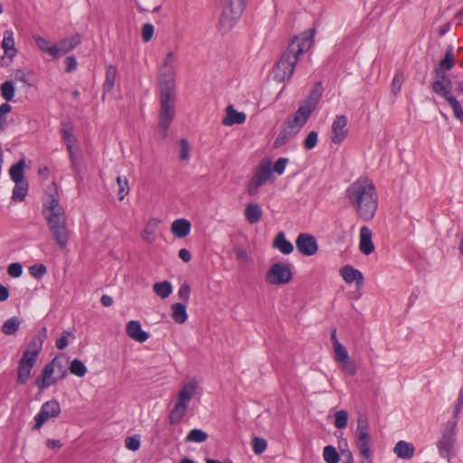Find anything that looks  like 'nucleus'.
Masks as SVG:
<instances>
[{"label":"nucleus","instance_id":"obj_21","mask_svg":"<svg viewBox=\"0 0 463 463\" xmlns=\"http://www.w3.org/2000/svg\"><path fill=\"white\" fill-rule=\"evenodd\" d=\"M246 120V114L244 112H238L232 105L226 108V116L222 120L224 126H232L234 124H242Z\"/></svg>","mask_w":463,"mask_h":463},{"label":"nucleus","instance_id":"obj_56","mask_svg":"<svg viewBox=\"0 0 463 463\" xmlns=\"http://www.w3.org/2000/svg\"><path fill=\"white\" fill-rule=\"evenodd\" d=\"M288 126H291L296 131L299 132L301 128L306 124L302 123V118L298 115H293L292 118H288L286 121Z\"/></svg>","mask_w":463,"mask_h":463},{"label":"nucleus","instance_id":"obj_18","mask_svg":"<svg viewBox=\"0 0 463 463\" xmlns=\"http://www.w3.org/2000/svg\"><path fill=\"white\" fill-rule=\"evenodd\" d=\"M81 43V36L76 33L73 35L61 40L58 43V57L65 55Z\"/></svg>","mask_w":463,"mask_h":463},{"label":"nucleus","instance_id":"obj_2","mask_svg":"<svg viewBox=\"0 0 463 463\" xmlns=\"http://www.w3.org/2000/svg\"><path fill=\"white\" fill-rule=\"evenodd\" d=\"M316 32V28H310L291 38L288 47L274 65L275 81L282 83L292 78L299 57L313 46Z\"/></svg>","mask_w":463,"mask_h":463},{"label":"nucleus","instance_id":"obj_37","mask_svg":"<svg viewBox=\"0 0 463 463\" xmlns=\"http://www.w3.org/2000/svg\"><path fill=\"white\" fill-rule=\"evenodd\" d=\"M69 371L71 374L78 377L85 376L88 372L86 365L79 358H75L71 362Z\"/></svg>","mask_w":463,"mask_h":463},{"label":"nucleus","instance_id":"obj_25","mask_svg":"<svg viewBox=\"0 0 463 463\" xmlns=\"http://www.w3.org/2000/svg\"><path fill=\"white\" fill-rule=\"evenodd\" d=\"M25 159L21 158L16 164L9 169V175L14 183H22L27 181L24 178Z\"/></svg>","mask_w":463,"mask_h":463},{"label":"nucleus","instance_id":"obj_26","mask_svg":"<svg viewBox=\"0 0 463 463\" xmlns=\"http://www.w3.org/2000/svg\"><path fill=\"white\" fill-rule=\"evenodd\" d=\"M34 42L36 46L43 52L48 53L53 59L58 58V46L56 44L50 45V42L43 36L35 35Z\"/></svg>","mask_w":463,"mask_h":463},{"label":"nucleus","instance_id":"obj_42","mask_svg":"<svg viewBox=\"0 0 463 463\" xmlns=\"http://www.w3.org/2000/svg\"><path fill=\"white\" fill-rule=\"evenodd\" d=\"M348 423V412L345 410H340L335 413V426L337 429H344Z\"/></svg>","mask_w":463,"mask_h":463},{"label":"nucleus","instance_id":"obj_43","mask_svg":"<svg viewBox=\"0 0 463 463\" xmlns=\"http://www.w3.org/2000/svg\"><path fill=\"white\" fill-rule=\"evenodd\" d=\"M117 183L118 185V197L119 201H122L125 196L129 193V186L127 178H123L122 176L118 175L117 177Z\"/></svg>","mask_w":463,"mask_h":463},{"label":"nucleus","instance_id":"obj_57","mask_svg":"<svg viewBox=\"0 0 463 463\" xmlns=\"http://www.w3.org/2000/svg\"><path fill=\"white\" fill-rule=\"evenodd\" d=\"M12 107L9 103L5 102L0 106V128H3L6 124V114L11 112Z\"/></svg>","mask_w":463,"mask_h":463},{"label":"nucleus","instance_id":"obj_6","mask_svg":"<svg viewBox=\"0 0 463 463\" xmlns=\"http://www.w3.org/2000/svg\"><path fill=\"white\" fill-rule=\"evenodd\" d=\"M455 64L453 57V46H447L444 57L440 60L439 66L433 70L434 80L430 85L432 91L448 87H453V82L446 71L451 70Z\"/></svg>","mask_w":463,"mask_h":463},{"label":"nucleus","instance_id":"obj_53","mask_svg":"<svg viewBox=\"0 0 463 463\" xmlns=\"http://www.w3.org/2000/svg\"><path fill=\"white\" fill-rule=\"evenodd\" d=\"M154 26L151 24H145L142 27L141 37L143 42L148 43L154 34Z\"/></svg>","mask_w":463,"mask_h":463},{"label":"nucleus","instance_id":"obj_54","mask_svg":"<svg viewBox=\"0 0 463 463\" xmlns=\"http://www.w3.org/2000/svg\"><path fill=\"white\" fill-rule=\"evenodd\" d=\"M7 273L13 278H19L23 274V266L19 262L11 263L7 268Z\"/></svg>","mask_w":463,"mask_h":463},{"label":"nucleus","instance_id":"obj_40","mask_svg":"<svg viewBox=\"0 0 463 463\" xmlns=\"http://www.w3.org/2000/svg\"><path fill=\"white\" fill-rule=\"evenodd\" d=\"M207 438H208V434L205 431H203L200 429H193L189 431L185 439H186V441H189V442L201 443V442L205 441L207 439Z\"/></svg>","mask_w":463,"mask_h":463},{"label":"nucleus","instance_id":"obj_17","mask_svg":"<svg viewBox=\"0 0 463 463\" xmlns=\"http://www.w3.org/2000/svg\"><path fill=\"white\" fill-rule=\"evenodd\" d=\"M340 274L343 279L348 284L356 282L358 287L364 284L363 273L351 265H345L342 267L340 269Z\"/></svg>","mask_w":463,"mask_h":463},{"label":"nucleus","instance_id":"obj_58","mask_svg":"<svg viewBox=\"0 0 463 463\" xmlns=\"http://www.w3.org/2000/svg\"><path fill=\"white\" fill-rule=\"evenodd\" d=\"M288 162V158L279 157L274 164L273 170L279 175H281L285 172L286 165Z\"/></svg>","mask_w":463,"mask_h":463},{"label":"nucleus","instance_id":"obj_62","mask_svg":"<svg viewBox=\"0 0 463 463\" xmlns=\"http://www.w3.org/2000/svg\"><path fill=\"white\" fill-rule=\"evenodd\" d=\"M402 75L396 74L392 81V90L394 93V95H397L401 89H402Z\"/></svg>","mask_w":463,"mask_h":463},{"label":"nucleus","instance_id":"obj_52","mask_svg":"<svg viewBox=\"0 0 463 463\" xmlns=\"http://www.w3.org/2000/svg\"><path fill=\"white\" fill-rule=\"evenodd\" d=\"M179 145H180V155H179L180 160H182V161L187 160L189 158V155H190V151H191V146H190L189 142L186 139L182 138L179 141Z\"/></svg>","mask_w":463,"mask_h":463},{"label":"nucleus","instance_id":"obj_10","mask_svg":"<svg viewBox=\"0 0 463 463\" xmlns=\"http://www.w3.org/2000/svg\"><path fill=\"white\" fill-rule=\"evenodd\" d=\"M292 271L288 264L277 262L270 266L265 279L271 285H283L291 281Z\"/></svg>","mask_w":463,"mask_h":463},{"label":"nucleus","instance_id":"obj_20","mask_svg":"<svg viewBox=\"0 0 463 463\" xmlns=\"http://www.w3.org/2000/svg\"><path fill=\"white\" fill-rule=\"evenodd\" d=\"M393 452L397 455L398 458L409 460L411 459L414 456L415 447L411 442L400 440L393 448Z\"/></svg>","mask_w":463,"mask_h":463},{"label":"nucleus","instance_id":"obj_11","mask_svg":"<svg viewBox=\"0 0 463 463\" xmlns=\"http://www.w3.org/2000/svg\"><path fill=\"white\" fill-rule=\"evenodd\" d=\"M248 0H230L229 5L225 6L220 18V24L229 28L232 27L236 21L241 16Z\"/></svg>","mask_w":463,"mask_h":463},{"label":"nucleus","instance_id":"obj_45","mask_svg":"<svg viewBox=\"0 0 463 463\" xmlns=\"http://www.w3.org/2000/svg\"><path fill=\"white\" fill-rule=\"evenodd\" d=\"M71 167L76 173L78 178L80 180H82L83 176L81 175L82 173V165H81V156H80V151H78V154L73 156V157H70Z\"/></svg>","mask_w":463,"mask_h":463},{"label":"nucleus","instance_id":"obj_5","mask_svg":"<svg viewBox=\"0 0 463 463\" xmlns=\"http://www.w3.org/2000/svg\"><path fill=\"white\" fill-rule=\"evenodd\" d=\"M47 338V328L43 326L28 342L22 357L18 361L16 383L25 385L32 375L38 356L43 350V342Z\"/></svg>","mask_w":463,"mask_h":463},{"label":"nucleus","instance_id":"obj_55","mask_svg":"<svg viewBox=\"0 0 463 463\" xmlns=\"http://www.w3.org/2000/svg\"><path fill=\"white\" fill-rule=\"evenodd\" d=\"M343 365V370L345 373H346L348 375L354 376L357 373V368L355 365V363L351 360L350 358L346 361L341 362Z\"/></svg>","mask_w":463,"mask_h":463},{"label":"nucleus","instance_id":"obj_14","mask_svg":"<svg viewBox=\"0 0 463 463\" xmlns=\"http://www.w3.org/2000/svg\"><path fill=\"white\" fill-rule=\"evenodd\" d=\"M452 90L453 87H448L432 92L447 101L452 108L454 117L463 123V108L457 97L453 95Z\"/></svg>","mask_w":463,"mask_h":463},{"label":"nucleus","instance_id":"obj_38","mask_svg":"<svg viewBox=\"0 0 463 463\" xmlns=\"http://www.w3.org/2000/svg\"><path fill=\"white\" fill-rule=\"evenodd\" d=\"M0 90L2 97L6 100L7 103L14 99L15 94V88L13 81H5L1 84Z\"/></svg>","mask_w":463,"mask_h":463},{"label":"nucleus","instance_id":"obj_60","mask_svg":"<svg viewBox=\"0 0 463 463\" xmlns=\"http://www.w3.org/2000/svg\"><path fill=\"white\" fill-rule=\"evenodd\" d=\"M65 71L71 72L76 70L78 62L75 56H68L64 60Z\"/></svg>","mask_w":463,"mask_h":463},{"label":"nucleus","instance_id":"obj_35","mask_svg":"<svg viewBox=\"0 0 463 463\" xmlns=\"http://www.w3.org/2000/svg\"><path fill=\"white\" fill-rule=\"evenodd\" d=\"M154 292L161 298H166L173 291L172 284L169 281L156 282L153 286Z\"/></svg>","mask_w":463,"mask_h":463},{"label":"nucleus","instance_id":"obj_63","mask_svg":"<svg viewBox=\"0 0 463 463\" xmlns=\"http://www.w3.org/2000/svg\"><path fill=\"white\" fill-rule=\"evenodd\" d=\"M14 80L23 82L24 84L31 87L32 84L28 82L26 73L24 70H16L14 72Z\"/></svg>","mask_w":463,"mask_h":463},{"label":"nucleus","instance_id":"obj_22","mask_svg":"<svg viewBox=\"0 0 463 463\" xmlns=\"http://www.w3.org/2000/svg\"><path fill=\"white\" fill-rule=\"evenodd\" d=\"M191 227V222L188 220L181 218L172 222L171 232L175 237L183 239L189 235Z\"/></svg>","mask_w":463,"mask_h":463},{"label":"nucleus","instance_id":"obj_44","mask_svg":"<svg viewBox=\"0 0 463 463\" xmlns=\"http://www.w3.org/2000/svg\"><path fill=\"white\" fill-rule=\"evenodd\" d=\"M334 353L335 359L338 363L346 361L350 358L347 349L341 343H337V345H335L334 347Z\"/></svg>","mask_w":463,"mask_h":463},{"label":"nucleus","instance_id":"obj_64","mask_svg":"<svg viewBox=\"0 0 463 463\" xmlns=\"http://www.w3.org/2000/svg\"><path fill=\"white\" fill-rule=\"evenodd\" d=\"M462 409H463V391L460 390V392L458 393L457 404L454 409V418H458V415L462 411ZM454 420H457V419H454Z\"/></svg>","mask_w":463,"mask_h":463},{"label":"nucleus","instance_id":"obj_59","mask_svg":"<svg viewBox=\"0 0 463 463\" xmlns=\"http://www.w3.org/2000/svg\"><path fill=\"white\" fill-rule=\"evenodd\" d=\"M191 288L187 283H184L180 286L178 290L179 298L184 301V304L188 303L190 298Z\"/></svg>","mask_w":463,"mask_h":463},{"label":"nucleus","instance_id":"obj_16","mask_svg":"<svg viewBox=\"0 0 463 463\" xmlns=\"http://www.w3.org/2000/svg\"><path fill=\"white\" fill-rule=\"evenodd\" d=\"M126 332L131 339L139 343H144L149 338V334L142 329L137 320H130L127 324Z\"/></svg>","mask_w":463,"mask_h":463},{"label":"nucleus","instance_id":"obj_9","mask_svg":"<svg viewBox=\"0 0 463 463\" xmlns=\"http://www.w3.org/2000/svg\"><path fill=\"white\" fill-rule=\"evenodd\" d=\"M61 413V405L55 399L42 404L40 411L34 416L35 423L33 430H39L43 425L51 419L57 418Z\"/></svg>","mask_w":463,"mask_h":463},{"label":"nucleus","instance_id":"obj_33","mask_svg":"<svg viewBox=\"0 0 463 463\" xmlns=\"http://www.w3.org/2000/svg\"><path fill=\"white\" fill-rule=\"evenodd\" d=\"M22 323V320L17 317H12L7 319L2 326L1 330L6 335H14Z\"/></svg>","mask_w":463,"mask_h":463},{"label":"nucleus","instance_id":"obj_30","mask_svg":"<svg viewBox=\"0 0 463 463\" xmlns=\"http://www.w3.org/2000/svg\"><path fill=\"white\" fill-rule=\"evenodd\" d=\"M117 74L118 71L115 66L109 65L107 67L105 81L103 83V98L107 92H109L114 88Z\"/></svg>","mask_w":463,"mask_h":463},{"label":"nucleus","instance_id":"obj_4","mask_svg":"<svg viewBox=\"0 0 463 463\" xmlns=\"http://www.w3.org/2000/svg\"><path fill=\"white\" fill-rule=\"evenodd\" d=\"M42 213L53 240L61 249H64L69 240L67 218L63 208L60 205L54 182L52 183V188H50L48 193V200L43 203Z\"/></svg>","mask_w":463,"mask_h":463},{"label":"nucleus","instance_id":"obj_24","mask_svg":"<svg viewBox=\"0 0 463 463\" xmlns=\"http://www.w3.org/2000/svg\"><path fill=\"white\" fill-rule=\"evenodd\" d=\"M272 246L285 255L290 254L294 250L293 244L286 239L283 232H280L276 235Z\"/></svg>","mask_w":463,"mask_h":463},{"label":"nucleus","instance_id":"obj_8","mask_svg":"<svg viewBox=\"0 0 463 463\" xmlns=\"http://www.w3.org/2000/svg\"><path fill=\"white\" fill-rule=\"evenodd\" d=\"M357 441L356 445L361 457L364 458H372V450L370 448L371 436L369 431V422L366 417L360 416L357 420Z\"/></svg>","mask_w":463,"mask_h":463},{"label":"nucleus","instance_id":"obj_49","mask_svg":"<svg viewBox=\"0 0 463 463\" xmlns=\"http://www.w3.org/2000/svg\"><path fill=\"white\" fill-rule=\"evenodd\" d=\"M30 274L35 279H41L47 273V267L44 264H34L29 268Z\"/></svg>","mask_w":463,"mask_h":463},{"label":"nucleus","instance_id":"obj_15","mask_svg":"<svg viewBox=\"0 0 463 463\" xmlns=\"http://www.w3.org/2000/svg\"><path fill=\"white\" fill-rule=\"evenodd\" d=\"M347 118L345 115H338L333 121L331 140L335 144H340L347 136Z\"/></svg>","mask_w":463,"mask_h":463},{"label":"nucleus","instance_id":"obj_19","mask_svg":"<svg viewBox=\"0 0 463 463\" xmlns=\"http://www.w3.org/2000/svg\"><path fill=\"white\" fill-rule=\"evenodd\" d=\"M372 236V232L367 226H363L360 229L359 249L364 255H370L375 249Z\"/></svg>","mask_w":463,"mask_h":463},{"label":"nucleus","instance_id":"obj_48","mask_svg":"<svg viewBox=\"0 0 463 463\" xmlns=\"http://www.w3.org/2000/svg\"><path fill=\"white\" fill-rule=\"evenodd\" d=\"M317 139H318L317 132L310 131L303 142V146L307 150H311L317 146Z\"/></svg>","mask_w":463,"mask_h":463},{"label":"nucleus","instance_id":"obj_27","mask_svg":"<svg viewBox=\"0 0 463 463\" xmlns=\"http://www.w3.org/2000/svg\"><path fill=\"white\" fill-rule=\"evenodd\" d=\"M246 220L250 224L259 222L262 216V210L259 203H249L244 211Z\"/></svg>","mask_w":463,"mask_h":463},{"label":"nucleus","instance_id":"obj_23","mask_svg":"<svg viewBox=\"0 0 463 463\" xmlns=\"http://www.w3.org/2000/svg\"><path fill=\"white\" fill-rule=\"evenodd\" d=\"M2 48L5 51V53L11 59H13L16 54L15 43L14 39V33L11 30H6L4 32L3 41L1 44Z\"/></svg>","mask_w":463,"mask_h":463},{"label":"nucleus","instance_id":"obj_7","mask_svg":"<svg viewBox=\"0 0 463 463\" xmlns=\"http://www.w3.org/2000/svg\"><path fill=\"white\" fill-rule=\"evenodd\" d=\"M457 425L458 420H450L447 422L441 438L437 443L439 454L441 458L450 459L457 444Z\"/></svg>","mask_w":463,"mask_h":463},{"label":"nucleus","instance_id":"obj_61","mask_svg":"<svg viewBox=\"0 0 463 463\" xmlns=\"http://www.w3.org/2000/svg\"><path fill=\"white\" fill-rule=\"evenodd\" d=\"M71 333L69 331H65L63 332V334L61 335V337H58L55 341V345H56V347L59 349V350H63L67 347L68 345V335H70Z\"/></svg>","mask_w":463,"mask_h":463},{"label":"nucleus","instance_id":"obj_50","mask_svg":"<svg viewBox=\"0 0 463 463\" xmlns=\"http://www.w3.org/2000/svg\"><path fill=\"white\" fill-rule=\"evenodd\" d=\"M125 446L131 451H137L140 448V438L138 435L127 437L125 439Z\"/></svg>","mask_w":463,"mask_h":463},{"label":"nucleus","instance_id":"obj_12","mask_svg":"<svg viewBox=\"0 0 463 463\" xmlns=\"http://www.w3.org/2000/svg\"><path fill=\"white\" fill-rule=\"evenodd\" d=\"M272 177V168L270 162L260 165L255 171L253 176L248 184L247 192L250 195H255L258 193L259 187L263 185L268 180Z\"/></svg>","mask_w":463,"mask_h":463},{"label":"nucleus","instance_id":"obj_36","mask_svg":"<svg viewBox=\"0 0 463 463\" xmlns=\"http://www.w3.org/2000/svg\"><path fill=\"white\" fill-rule=\"evenodd\" d=\"M61 132L65 144L76 142V137L73 135V124L71 121H62Z\"/></svg>","mask_w":463,"mask_h":463},{"label":"nucleus","instance_id":"obj_46","mask_svg":"<svg viewBox=\"0 0 463 463\" xmlns=\"http://www.w3.org/2000/svg\"><path fill=\"white\" fill-rule=\"evenodd\" d=\"M252 449L256 455L262 454L267 449V441L259 437H254L251 440Z\"/></svg>","mask_w":463,"mask_h":463},{"label":"nucleus","instance_id":"obj_41","mask_svg":"<svg viewBox=\"0 0 463 463\" xmlns=\"http://www.w3.org/2000/svg\"><path fill=\"white\" fill-rule=\"evenodd\" d=\"M59 379L57 378H48L45 377L43 374H40L34 381V385L41 391L43 392L44 390L48 389L52 384H55Z\"/></svg>","mask_w":463,"mask_h":463},{"label":"nucleus","instance_id":"obj_51","mask_svg":"<svg viewBox=\"0 0 463 463\" xmlns=\"http://www.w3.org/2000/svg\"><path fill=\"white\" fill-rule=\"evenodd\" d=\"M59 363V356L54 357L51 362L47 363L43 368L41 373L45 377L53 378L52 374L54 373L55 365Z\"/></svg>","mask_w":463,"mask_h":463},{"label":"nucleus","instance_id":"obj_28","mask_svg":"<svg viewBox=\"0 0 463 463\" xmlns=\"http://www.w3.org/2000/svg\"><path fill=\"white\" fill-rule=\"evenodd\" d=\"M187 408L188 404H182L178 402H175V404L169 414V423L171 425L178 424L184 417Z\"/></svg>","mask_w":463,"mask_h":463},{"label":"nucleus","instance_id":"obj_1","mask_svg":"<svg viewBox=\"0 0 463 463\" xmlns=\"http://www.w3.org/2000/svg\"><path fill=\"white\" fill-rule=\"evenodd\" d=\"M160 110L158 116L159 127L163 137L167 136L168 128L175 115V83L173 68V52H169L160 67L158 76Z\"/></svg>","mask_w":463,"mask_h":463},{"label":"nucleus","instance_id":"obj_32","mask_svg":"<svg viewBox=\"0 0 463 463\" xmlns=\"http://www.w3.org/2000/svg\"><path fill=\"white\" fill-rule=\"evenodd\" d=\"M322 94H323L322 82L317 81L315 84L314 88L310 90L305 102L316 109L317 103L319 102V100L322 97Z\"/></svg>","mask_w":463,"mask_h":463},{"label":"nucleus","instance_id":"obj_39","mask_svg":"<svg viewBox=\"0 0 463 463\" xmlns=\"http://www.w3.org/2000/svg\"><path fill=\"white\" fill-rule=\"evenodd\" d=\"M323 457L326 463H338L340 460L339 453L336 449L331 445L324 448Z\"/></svg>","mask_w":463,"mask_h":463},{"label":"nucleus","instance_id":"obj_13","mask_svg":"<svg viewBox=\"0 0 463 463\" xmlns=\"http://www.w3.org/2000/svg\"><path fill=\"white\" fill-rule=\"evenodd\" d=\"M296 247L304 256H313L318 250L316 238L309 233H299L296 239Z\"/></svg>","mask_w":463,"mask_h":463},{"label":"nucleus","instance_id":"obj_47","mask_svg":"<svg viewBox=\"0 0 463 463\" xmlns=\"http://www.w3.org/2000/svg\"><path fill=\"white\" fill-rule=\"evenodd\" d=\"M314 109L315 108L305 102L304 105L298 109L294 115L299 116L302 118V123H306Z\"/></svg>","mask_w":463,"mask_h":463},{"label":"nucleus","instance_id":"obj_29","mask_svg":"<svg viewBox=\"0 0 463 463\" xmlns=\"http://www.w3.org/2000/svg\"><path fill=\"white\" fill-rule=\"evenodd\" d=\"M186 304L175 303L172 306V318L177 324H184L187 320Z\"/></svg>","mask_w":463,"mask_h":463},{"label":"nucleus","instance_id":"obj_31","mask_svg":"<svg viewBox=\"0 0 463 463\" xmlns=\"http://www.w3.org/2000/svg\"><path fill=\"white\" fill-rule=\"evenodd\" d=\"M194 394H195V385L193 384L192 383H186L179 391L176 402H178L182 404H188Z\"/></svg>","mask_w":463,"mask_h":463},{"label":"nucleus","instance_id":"obj_3","mask_svg":"<svg viewBox=\"0 0 463 463\" xmlns=\"http://www.w3.org/2000/svg\"><path fill=\"white\" fill-rule=\"evenodd\" d=\"M345 194L360 219L364 222L373 220L378 207V195L370 179L358 178L347 187Z\"/></svg>","mask_w":463,"mask_h":463},{"label":"nucleus","instance_id":"obj_34","mask_svg":"<svg viewBox=\"0 0 463 463\" xmlns=\"http://www.w3.org/2000/svg\"><path fill=\"white\" fill-rule=\"evenodd\" d=\"M15 185L13 189L12 198L14 201L22 202L24 200L28 193L29 184L28 181L22 183H14Z\"/></svg>","mask_w":463,"mask_h":463}]
</instances>
